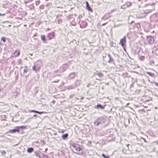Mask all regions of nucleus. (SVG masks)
Here are the masks:
<instances>
[{
	"label": "nucleus",
	"instance_id": "1",
	"mask_svg": "<svg viewBox=\"0 0 158 158\" xmlns=\"http://www.w3.org/2000/svg\"><path fill=\"white\" fill-rule=\"evenodd\" d=\"M155 5V3H153L152 4H147L146 5L145 7L148 6H150L151 7L150 8H148V9L143 10V13H140L142 14L141 15H140L139 13L138 14V16L139 18H142L146 17V15L151 12L154 9V6Z\"/></svg>",
	"mask_w": 158,
	"mask_h": 158
},
{
	"label": "nucleus",
	"instance_id": "56",
	"mask_svg": "<svg viewBox=\"0 0 158 158\" xmlns=\"http://www.w3.org/2000/svg\"><path fill=\"white\" fill-rule=\"evenodd\" d=\"M1 91V89H0V91Z\"/></svg>",
	"mask_w": 158,
	"mask_h": 158
},
{
	"label": "nucleus",
	"instance_id": "6",
	"mask_svg": "<svg viewBox=\"0 0 158 158\" xmlns=\"http://www.w3.org/2000/svg\"><path fill=\"white\" fill-rule=\"evenodd\" d=\"M147 40L150 44H152L154 42V38L152 36H147Z\"/></svg>",
	"mask_w": 158,
	"mask_h": 158
},
{
	"label": "nucleus",
	"instance_id": "35",
	"mask_svg": "<svg viewBox=\"0 0 158 158\" xmlns=\"http://www.w3.org/2000/svg\"><path fill=\"white\" fill-rule=\"evenodd\" d=\"M140 91V90H139V89H137V90H136L135 92V94H138V93H139Z\"/></svg>",
	"mask_w": 158,
	"mask_h": 158
},
{
	"label": "nucleus",
	"instance_id": "2",
	"mask_svg": "<svg viewBox=\"0 0 158 158\" xmlns=\"http://www.w3.org/2000/svg\"><path fill=\"white\" fill-rule=\"evenodd\" d=\"M25 128V127L24 126L17 127H16L15 128L13 129H11L8 132L9 133H14L16 132H19L20 129H23Z\"/></svg>",
	"mask_w": 158,
	"mask_h": 158
},
{
	"label": "nucleus",
	"instance_id": "17",
	"mask_svg": "<svg viewBox=\"0 0 158 158\" xmlns=\"http://www.w3.org/2000/svg\"><path fill=\"white\" fill-rule=\"evenodd\" d=\"M86 8L89 10L91 11H92V9L89 6V5L88 2H86Z\"/></svg>",
	"mask_w": 158,
	"mask_h": 158
},
{
	"label": "nucleus",
	"instance_id": "44",
	"mask_svg": "<svg viewBox=\"0 0 158 158\" xmlns=\"http://www.w3.org/2000/svg\"><path fill=\"white\" fill-rule=\"evenodd\" d=\"M106 24V23H103V24H102V26H104V25H105Z\"/></svg>",
	"mask_w": 158,
	"mask_h": 158
},
{
	"label": "nucleus",
	"instance_id": "22",
	"mask_svg": "<svg viewBox=\"0 0 158 158\" xmlns=\"http://www.w3.org/2000/svg\"><path fill=\"white\" fill-rule=\"evenodd\" d=\"M122 76L124 77H129L130 76H129L128 73L126 72H124L122 74Z\"/></svg>",
	"mask_w": 158,
	"mask_h": 158
},
{
	"label": "nucleus",
	"instance_id": "23",
	"mask_svg": "<svg viewBox=\"0 0 158 158\" xmlns=\"http://www.w3.org/2000/svg\"><path fill=\"white\" fill-rule=\"evenodd\" d=\"M20 54L18 50H16L14 53V54L15 56L17 57Z\"/></svg>",
	"mask_w": 158,
	"mask_h": 158
},
{
	"label": "nucleus",
	"instance_id": "20",
	"mask_svg": "<svg viewBox=\"0 0 158 158\" xmlns=\"http://www.w3.org/2000/svg\"><path fill=\"white\" fill-rule=\"evenodd\" d=\"M96 108L97 109H98L99 108H100L101 109H103L104 108V106L102 105L101 104H98L96 106Z\"/></svg>",
	"mask_w": 158,
	"mask_h": 158
},
{
	"label": "nucleus",
	"instance_id": "40",
	"mask_svg": "<svg viewBox=\"0 0 158 158\" xmlns=\"http://www.w3.org/2000/svg\"><path fill=\"white\" fill-rule=\"evenodd\" d=\"M141 138L143 139V140H144V141L145 142H146V141L145 140V139H144V138H143V137H141Z\"/></svg>",
	"mask_w": 158,
	"mask_h": 158
},
{
	"label": "nucleus",
	"instance_id": "38",
	"mask_svg": "<svg viewBox=\"0 0 158 158\" xmlns=\"http://www.w3.org/2000/svg\"><path fill=\"white\" fill-rule=\"evenodd\" d=\"M62 22V21L61 20H59V19H58V23L59 24H60Z\"/></svg>",
	"mask_w": 158,
	"mask_h": 158
},
{
	"label": "nucleus",
	"instance_id": "26",
	"mask_svg": "<svg viewBox=\"0 0 158 158\" xmlns=\"http://www.w3.org/2000/svg\"><path fill=\"white\" fill-rule=\"evenodd\" d=\"M147 74H148V75H150V76L152 77H154L155 76L154 74L152 73H151V72H147Z\"/></svg>",
	"mask_w": 158,
	"mask_h": 158
},
{
	"label": "nucleus",
	"instance_id": "8",
	"mask_svg": "<svg viewBox=\"0 0 158 158\" xmlns=\"http://www.w3.org/2000/svg\"><path fill=\"white\" fill-rule=\"evenodd\" d=\"M70 145L75 148L77 151H80L82 149V148L80 147H77V144L75 143L71 144Z\"/></svg>",
	"mask_w": 158,
	"mask_h": 158
},
{
	"label": "nucleus",
	"instance_id": "9",
	"mask_svg": "<svg viewBox=\"0 0 158 158\" xmlns=\"http://www.w3.org/2000/svg\"><path fill=\"white\" fill-rule=\"evenodd\" d=\"M151 18L153 21L156 22L157 21L158 19V14H153L151 16Z\"/></svg>",
	"mask_w": 158,
	"mask_h": 158
},
{
	"label": "nucleus",
	"instance_id": "32",
	"mask_svg": "<svg viewBox=\"0 0 158 158\" xmlns=\"http://www.w3.org/2000/svg\"><path fill=\"white\" fill-rule=\"evenodd\" d=\"M40 1L39 0L35 2V4L36 6L38 5L40 3Z\"/></svg>",
	"mask_w": 158,
	"mask_h": 158
},
{
	"label": "nucleus",
	"instance_id": "54",
	"mask_svg": "<svg viewBox=\"0 0 158 158\" xmlns=\"http://www.w3.org/2000/svg\"><path fill=\"white\" fill-rule=\"evenodd\" d=\"M156 142H157V144H158V141H157Z\"/></svg>",
	"mask_w": 158,
	"mask_h": 158
},
{
	"label": "nucleus",
	"instance_id": "27",
	"mask_svg": "<svg viewBox=\"0 0 158 158\" xmlns=\"http://www.w3.org/2000/svg\"><path fill=\"white\" fill-rule=\"evenodd\" d=\"M42 155L43 158H48V156L46 155L43 153Z\"/></svg>",
	"mask_w": 158,
	"mask_h": 158
},
{
	"label": "nucleus",
	"instance_id": "37",
	"mask_svg": "<svg viewBox=\"0 0 158 158\" xmlns=\"http://www.w3.org/2000/svg\"><path fill=\"white\" fill-rule=\"evenodd\" d=\"M21 60L19 59L18 60V64H20L21 63Z\"/></svg>",
	"mask_w": 158,
	"mask_h": 158
},
{
	"label": "nucleus",
	"instance_id": "4",
	"mask_svg": "<svg viewBox=\"0 0 158 158\" xmlns=\"http://www.w3.org/2000/svg\"><path fill=\"white\" fill-rule=\"evenodd\" d=\"M137 49L138 50L137 54L139 56V58L141 60H143L145 58L143 56L141 55V54L143 53V51L142 49L141 48H138Z\"/></svg>",
	"mask_w": 158,
	"mask_h": 158
},
{
	"label": "nucleus",
	"instance_id": "53",
	"mask_svg": "<svg viewBox=\"0 0 158 158\" xmlns=\"http://www.w3.org/2000/svg\"><path fill=\"white\" fill-rule=\"evenodd\" d=\"M14 61H13V62H12V63H14Z\"/></svg>",
	"mask_w": 158,
	"mask_h": 158
},
{
	"label": "nucleus",
	"instance_id": "43",
	"mask_svg": "<svg viewBox=\"0 0 158 158\" xmlns=\"http://www.w3.org/2000/svg\"><path fill=\"white\" fill-rule=\"evenodd\" d=\"M37 114H34V116L35 117H36L37 116Z\"/></svg>",
	"mask_w": 158,
	"mask_h": 158
},
{
	"label": "nucleus",
	"instance_id": "14",
	"mask_svg": "<svg viewBox=\"0 0 158 158\" xmlns=\"http://www.w3.org/2000/svg\"><path fill=\"white\" fill-rule=\"evenodd\" d=\"M41 41L44 43H47V41L46 39L45 36V35H41Z\"/></svg>",
	"mask_w": 158,
	"mask_h": 158
},
{
	"label": "nucleus",
	"instance_id": "15",
	"mask_svg": "<svg viewBox=\"0 0 158 158\" xmlns=\"http://www.w3.org/2000/svg\"><path fill=\"white\" fill-rule=\"evenodd\" d=\"M68 67V64H65L61 67L60 69H62V71H64Z\"/></svg>",
	"mask_w": 158,
	"mask_h": 158
},
{
	"label": "nucleus",
	"instance_id": "21",
	"mask_svg": "<svg viewBox=\"0 0 158 158\" xmlns=\"http://www.w3.org/2000/svg\"><path fill=\"white\" fill-rule=\"evenodd\" d=\"M68 136V134H63L62 136V139L64 140H65L67 139V138Z\"/></svg>",
	"mask_w": 158,
	"mask_h": 158
},
{
	"label": "nucleus",
	"instance_id": "49",
	"mask_svg": "<svg viewBox=\"0 0 158 158\" xmlns=\"http://www.w3.org/2000/svg\"><path fill=\"white\" fill-rule=\"evenodd\" d=\"M54 72H55V73H56V72H57V71H54Z\"/></svg>",
	"mask_w": 158,
	"mask_h": 158
},
{
	"label": "nucleus",
	"instance_id": "10",
	"mask_svg": "<svg viewBox=\"0 0 158 158\" xmlns=\"http://www.w3.org/2000/svg\"><path fill=\"white\" fill-rule=\"evenodd\" d=\"M54 37V32H51L49 33L47 35V37L48 38L49 40H51Z\"/></svg>",
	"mask_w": 158,
	"mask_h": 158
},
{
	"label": "nucleus",
	"instance_id": "16",
	"mask_svg": "<svg viewBox=\"0 0 158 158\" xmlns=\"http://www.w3.org/2000/svg\"><path fill=\"white\" fill-rule=\"evenodd\" d=\"M29 112L30 113L34 112L35 113L39 114H41L44 113L43 112H40L37 110H29Z\"/></svg>",
	"mask_w": 158,
	"mask_h": 158
},
{
	"label": "nucleus",
	"instance_id": "13",
	"mask_svg": "<svg viewBox=\"0 0 158 158\" xmlns=\"http://www.w3.org/2000/svg\"><path fill=\"white\" fill-rule=\"evenodd\" d=\"M108 56L109 58V60L108 61V62L110 63L114 64V60L112 58L110 55V54H108Z\"/></svg>",
	"mask_w": 158,
	"mask_h": 158
},
{
	"label": "nucleus",
	"instance_id": "3",
	"mask_svg": "<svg viewBox=\"0 0 158 158\" xmlns=\"http://www.w3.org/2000/svg\"><path fill=\"white\" fill-rule=\"evenodd\" d=\"M105 120V119L104 118L102 117H100L95 121L94 123V125L96 126H98L102 123H104Z\"/></svg>",
	"mask_w": 158,
	"mask_h": 158
},
{
	"label": "nucleus",
	"instance_id": "11",
	"mask_svg": "<svg viewBox=\"0 0 158 158\" xmlns=\"http://www.w3.org/2000/svg\"><path fill=\"white\" fill-rule=\"evenodd\" d=\"M76 73H70L68 76V77L70 79H72L73 78L75 77L76 75Z\"/></svg>",
	"mask_w": 158,
	"mask_h": 158
},
{
	"label": "nucleus",
	"instance_id": "25",
	"mask_svg": "<svg viewBox=\"0 0 158 158\" xmlns=\"http://www.w3.org/2000/svg\"><path fill=\"white\" fill-rule=\"evenodd\" d=\"M40 152H40L38 151L35 152V155L38 157H40Z\"/></svg>",
	"mask_w": 158,
	"mask_h": 158
},
{
	"label": "nucleus",
	"instance_id": "29",
	"mask_svg": "<svg viewBox=\"0 0 158 158\" xmlns=\"http://www.w3.org/2000/svg\"><path fill=\"white\" fill-rule=\"evenodd\" d=\"M102 156L104 158H109L108 156H106L104 154H102Z\"/></svg>",
	"mask_w": 158,
	"mask_h": 158
},
{
	"label": "nucleus",
	"instance_id": "18",
	"mask_svg": "<svg viewBox=\"0 0 158 158\" xmlns=\"http://www.w3.org/2000/svg\"><path fill=\"white\" fill-rule=\"evenodd\" d=\"M81 82V81L80 80H77L76 81L74 85L76 88L80 85Z\"/></svg>",
	"mask_w": 158,
	"mask_h": 158
},
{
	"label": "nucleus",
	"instance_id": "42",
	"mask_svg": "<svg viewBox=\"0 0 158 158\" xmlns=\"http://www.w3.org/2000/svg\"><path fill=\"white\" fill-rule=\"evenodd\" d=\"M5 14H0V16H2L3 15H5Z\"/></svg>",
	"mask_w": 158,
	"mask_h": 158
},
{
	"label": "nucleus",
	"instance_id": "24",
	"mask_svg": "<svg viewBox=\"0 0 158 158\" xmlns=\"http://www.w3.org/2000/svg\"><path fill=\"white\" fill-rule=\"evenodd\" d=\"M75 88V86L73 85H72L70 86H68L67 87V89H74Z\"/></svg>",
	"mask_w": 158,
	"mask_h": 158
},
{
	"label": "nucleus",
	"instance_id": "33",
	"mask_svg": "<svg viewBox=\"0 0 158 158\" xmlns=\"http://www.w3.org/2000/svg\"><path fill=\"white\" fill-rule=\"evenodd\" d=\"M97 74L100 77H102L103 75V74L100 73H98Z\"/></svg>",
	"mask_w": 158,
	"mask_h": 158
},
{
	"label": "nucleus",
	"instance_id": "51",
	"mask_svg": "<svg viewBox=\"0 0 158 158\" xmlns=\"http://www.w3.org/2000/svg\"><path fill=\"white\" fill-rule=\"evenodd\" d=\"M110 45H111V46H112V44H111V43H110Z\"/></svg>",
	"mask_w": 158,
	"mask_h": 158
},
{
	"label": "nucleus",
	"instance_id": "52",
	"mask_svg": "<svg viewBox=\"0 0 158 158\" xmlns=\"http://www.w3.org/2000/svg\"><path fill=\"white\" fill-rule=\"evenodd\" d=\"M14 61H13V62H12V63H14Z\"/></svg>",
	"mask_w": 158,
	"mask_h": 158
},
{
	"label": "nucleus",
	"instance_id": "12",
	"mask_svg": "<svg viewBox=\"0 0 158 158\" xmlns=\"http://www.w3.org/2000/svg\"><path fill=\"white\" fill-rule=\"evenodd\" d=\"M146 96H143L142 97V99L143 100V102H144L145 103L146 102H148L151 100V98L150 97L149 98V99H145V98H146Z\"/></svg>",
	"mask_w": 158,
	"mask_h": 158
},
{
	"label": "nucleus",
	"instance_id": "55",
	"mask_svg": "<svg viewBox=\"0 0 158 158\" xmlns=\"http://www.w3.org/2000/svg\"><path fill=\"white\" fill-rule=\"evenodd\" d=\"M47 150V148L45 149V150L46 151Z\"/></svg>",
	"mask_w": 158,
	"mask_h": 158
},
{
	"label": "nucleus",
	"instance_id": "31",
	"mask_svg": "<svg viewBox=\"0 0 158 158\" xmlns=\"http://www.w3.org/2000/svg\"><path fill=\"white\" fill-rule=\"evenodd\" d=\"M1 40L4 42H5L6 41V38L4 37H2L1 38Z\"/></svg>",
	"mask_w": 158,
	"mask_h": 158
},
{
	"label": "nucleus",
	"instance_id": "34",
	"mask_svg": "<svg viewBox=\"0 0 158 158\" xmlns=\"http://www.w3.org/2000/svg\"><path fill=\"white\" fill-rule=\"evenodd\" d=\"M1 153L3 155H5L6 154V152L4 150L1 152Z\"/></svg>",
	"mask_w": 158,
	"mask_h": 158
},
{
	"label": "nucleus",
	"instance_id": "30",
	"mask_svg": "<svg viewBox=\"0 0 158 158\" xmlns=\"http://www.w3.org/2000/svg\"><path fill=\"white\" fill-rule=\"evenodd\" d=\"M44 6L43 5H42L40 6L39 8L40 10H42L44 9Z\"/></svg>",
	"mask_w": 158,
	"mask_h": 158
},
{
	"label": "nucleus",
	"instance_id": "41",
	"mask_svg": "<svg viewBox=\"0 0 158 158\" xmlns=\"http://www.w3.org/2000/svg\"><path fill=\"white\" fill-rule=\"evenodd\" d=\"M71 24L73 26H75L76 25V24L75 23H71Z\"/></svg>",
	"mask_w": 158,
	"mask_h": 158
},
{
	"label": "nucleus",
	"instance_id": "47",
	"mask_svg": "<svg viewBox=\"0 0 158 158\" xmlns=\"http://www.w3.org/2000/svg\"><path fill=\"white\" fill-rule=\"evenodd\" d=\"M137 25L138 26H140V24H137Z\"/></svg>",
	"mask_w": 158,
	"mask_h": 158
},
{
	"label": "nucleus",
	"instance_id": "36",
	"mask_svg": "<svg viewBox=\"0 0 158 158\" xmlns=\"http://www.w3.org/2000/svg\"><path fill=\"white\" fill-rule=\"evenodd\" d=\"M153 84L155 85H156V86H157V87H158V83L156 82H153Z\"/></svg>",
	"mask_w": 158,
	"mask_h": 158
},
{
	"label": "nucleus",
	"instance_id": "28",
	"mask_svg": "<svg viewBox=\"0 0 158 158\" xmlns=\"http://www.w3.org/2000/svg\"><path fill=\"white\" fill-rule=\"evenodd\" d=\"M25 69H24L23 70V73L24 74L26 73H27V71H28V69H27V67H25Z\"/></svg>",
	"mask_w": 158,
	"mask_h": 158
},
{
	"label": "nucleus",
	"instance_id": "50",
	"mask_svg": "<svg viewBox=\"0 0 158 158\" xmlns=\"http://www.w3.org/2000/svg\"><path fill=\"white\" fill-rule=\"evenodd\" d=\"M110 45H111V46H112V44H111V43H110Z\"/></svg>",
	"mask_w": 158,
	"mask_h": 158
},
{
	"label": "nucleus",
	"instance_id": "19",
	"mask_svg": "<svg viewBox=\"0 0 158 158\" xmlns=\"http://www.w3.org/2000/svg\"><path fill=\"white\" fill-rule=\"evenodd\" d=\"M27 152L29 153H31L34 151V149L32 148H28L27 149Z\"/></svg>",
	"mask_w": 158,
	"mask_h": 158
},
{
	"label": "nucleus",
	"instance_id": "7",
	"mask_svg": "<svg viewBox=\"0 0 158 158\" xmlns=\"http://www.w3.org/2000/svg\"><path fill=\"white\" fill-rule=\"evenodd\" d=\"M126 43V38L125 37L121 39L120 40V44L124 48Z\"/></svg>",
	"mask_w": 158,
	"mask_h": 158
},
{
	"label": "nucleus",
	"instance_id": "5",
	"mask_svg": "<svg viewBox=\"0 0 158 158\" xmlns=\"http://www.w3.org/2000/svg\"><path fill=\"white\" fill-rule=\"evenodd\" d=\"M40 68V66L38 64H34L32 67V70L37 72L39 71Z\"/></svg>",
	"mask_w": 158,
	"mask_h": 158
},
{
	"label": "nucleus",
	"instance_id": "45",
	"mask_svg": "<svg viewBox=\"0 0 158 158\" xmlns=\"http://www.w3.org/2000/svg\"><path fill=\"white\" fill-rule=\"evenodd\" d=\"M129 105V103H128L127 104L126 106H127L128 105Z\"/></svg>",
	"mask_w": 158,
	"mask_h": 158
},
{
	"label": "nucleus",
	"instance_id": "39",
	"mask_svg": "<svg viewBox=\"0 0 158 158\" xmlns=\"http://www.w3.org/2000/svg\"><path fill=\"white\" fill-rule=\"evenodd\" d=\"M59 80H57V81H53L52 82V83H54V82H55V83H57V82H58L59 81Z\"/></svg>",
	"mask_w": 158,
	"mask_h": 158
},
{
	"label": "nucleus",
	"instance_id": "48",
	"mask_svg": "<svg viewBox=\"0 0 158 158\" xmlns=\"http://www.w3.org/2000/svg\"><path fill=\"white\" fill-rule=\"evenodd\" d=\"M52 102H53V103H54L55 102V101H52Z\"/></svg>",
	"mask_w": 158,
	"mask_h": 158
},
{
	"label": "nucleus",
	"instance_id": "46",
	"mask_svg": "<svg viewBox=\"0 0 158 158\" xmlns=\"http://www.w3.org/2000/svg\"><path fill=\"white\" fill-rule=\"evenodd\" d=\"M89 85H90V84H88L87 85V87H89Z\"/></svg>",
	"mask_w": 158,
	"mask_h": 158
},
{
	"label": "nucleus",
	"instance_id": "57",
	"mask_svg": "<svg viewBox=\"0 0 158 158\" xmlns=\"http://www.w3.org/2000/svg\"><path fill=\"white\" fill-rule=\"evenodd\" d=\"M31 56H32V54H30Z\"/></svg>",
	"mask_w": 158,
	"mask_h": 158
}]
</instances>
